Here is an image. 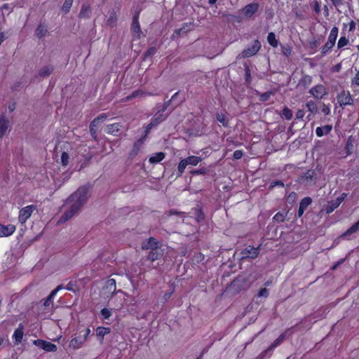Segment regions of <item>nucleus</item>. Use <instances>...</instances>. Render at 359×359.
Instances as JSON below:
<instances>
[{
	"label": "nucleus",
	"mask_w": 359,
	"mask_h": 359,
	"mask_svg": "<svg viewBox=\"0 0 359 359\" xmlns=\"http://www.w3.org/2000/svg\"><path fill=\"white\" fill-rule=\"evenodd\" d=\"M158 114V113L155 115V117L151 120L150 123L147 125L146 128V133H148L153 127L156 126L158 124L165 119L166 117L163 114Z\"/></svg>",
	"instance_id": "nucleus-18"
},
{
	"label": "nucleus",
	"mask_w": 359,
	"mask_h": 359,
	"mask_svg": "<svg viewBox=\"0 0 359 359\" xmlns=\"http://www.w3.org/2000/svg\"><path fill=\"white\" fill-rule=\"evenodd\" d=\"M188 165L187 163L185 162V159H182L179 165H178V168H177V170H178V175L177 176H181L182 174L184 172L186 167Z\"/></svg>",
	"instance_id": "nucleus-43"
},
{
	"label": "nucleus",
	"mask_w": 359,
	"mask_h": 359,
	"mask_svg": "<svg viewBox=\"0 0 359 359\" xmlns=\"http://www.w3.org/2000/svg\"><path fill=\"white\" fill-rule=\"evenodd\" d=\"M101 314L104 319H109L111 316V311L106 308H104L101 310Z\"/></svg>",
	"instance_id": "nucleus-57"
},
{
	"label": "nucleus",
	"mask_w": 359,
	"mask_h": 359,
	"mask_svg": "<svg viewBox=\"0 0 359 359\" xmlns=\"http://www.w3.org/2000/svg\"><path fill=\"white\" fill-rule=\"evenodd\" d=\"M116 292V280L113 278L107 280L102 289V295L104 298H111Z\"/></svg>",
	"instance_id": "nucleus-7"
},
{
	"label": "nucleus",
	"mask_w": 359,
	"mask_h": 359,
	"mask_svg": "<svg viewBox=\"0 0 359 359\" xmlns=\"http://www.w3.org/2000/svg\"><path fill=\"white\" fill-rule=\"evenodd\" d=\"M69 154L66 152H63L61 156L62 164L66 166L69 163Z\"/></svg>",
	"instance_id": "nucleus-56"
},
{
	"label": "nucleus",
	"mask_w": 359,
	"mask_h": 359,
	"mask_svg": "<svg viewBox=\"0 0 359 359\" xmlns=\"http://www.w3.org/2000/svg\"><path fill=\"white\" fill-rule=\"evenodd\" d=\"M165 158V154L163 152H158L154 156L150 157L149 162L151 163H157L161 161Z\"/></svg>",
	"instance_id": "nucleus-34"
},
{
	"label": "nucleus",
	"mask_w": 359,
	"mask_h": 359,
	"mask_svg": "<svg viewBox=\"0 0 359 359\" xmlns=\"http://www.w3.org/2000/svg\"><path fill=\"white\" fill-rule=\"evenodd\" d=\"M195 212H196V213H195L196 214V219L198 222H200L201 221H202L204 219V214L202 212L201 209H200V208H196Z\"/></svg>",
	"instance_id": "nucleus-49"
},
{
	"label": "nucleus",
	"mask_w": 359,
	"mask_h": 359,
	"mask_svg": "<svg viewBox=\"0 0 359 359\" xmlns=\"http://www.w3.org/2000/svg\"><path fill=\"white\" fill-rule=\"evenodd\" d=\"M259 7V5L258 3L249 4L243 8V15L246 18H250L258 11Z\"/></svg>",
	"instance_id": "nucleus-13"
},
{
	"label": "nucleus",
	"mask_w": 359,
	"mask_h": 359,
	"mask_svg": "<svg viewBox=\"0 0 359 359\" xmlns=\"http://www.w3.org/2000/svg\"><path fill=\"white\" fill-rule=\"evenodd\" d=\"M338 102L341 107L353 104V100L348 91L343 90L337 96Z\"/></svg>",
	"instance_id": "nucleus-12"
},
{
	"label": "nucleus",
	"mask_w": 359,
	"mask_h": 359,
	"mask_svg": "<svg viewBox=\"0 0 359 359\" xmlns=\"http://www.w3.org/2000/svg\"><path fill=\"white\" fill-rule=\"evenodd\" d=\"M36 209V206L34 205H27L20 210L19 213V221L22 224L25 223L28 218L30 217L33 211Z\"/></svg>",
	"instance_id": "nucleus-10"
},
{
	"label": "nucleus",
	"mask_w": 359,
	"mask_h": 359,
	"mask_svg": "<svg viewBox=\"0 0 359 359\" xmlns=\"http://www.w3.org/2000/svg\"><path fill=\"white\" fill-rule=\"evenodd\" d=\"M23 325L20 324L19 327L15 330L13 337L15 339V344H18L21 342L23 337Z\"/></svg>",
	"instance_id": "nucleus-25"
},
{
	"label": "nucleus",
	"mask_w": 359,
	"mask_h": 359,
	"mask_svg": "<svg viewBox=\"0 0 359 359\" xmlns=\"http://www.w3.org/2000/svg\"><path fill=\"white\" fill-rule=\"evenodd\" d=\"M192 175H205L208 172V169L205 168H202L197 170H192L190 171Z\"/></svg>",
	"instance_id": "nucleus-52"
},
{
	"label": "nucleus",
	"mask_w": 359,
	"mask_h": 359,
	"mask_svg": "<svg viewBox=\"0 0 359 359\" xmlns=\"http://www.w3.org/2000/svg\"><path fill=\"white\" fill-rule=\"evenodd\" d=\"M312 203V199L310 197H305L302 200H301L299 204L301 206H303L306 208L311 205Z\"/></svg>",
	"instance_id": "nucleus-50"
},
{
	"label": "nucleus",
	"mask_w": 359,
	"mask_h": 359,
	"mask_svg": "<svg viewBox=\"0 0 359 359\" xmlns=\"http://www.w3.org/2000/svg\"><path fill=\"white\" fill-rule=\"evenodd\" d=\"M54 71L53 65H46L41 67L39 71V76L43 78L49 76Z\"/></svg>",
	"instance_id": "nucleus-23"
},
{
	"label": "nucleus",
	"mask_w": 359,
	"mask_h": 359,
	"mask_svg": "<svg viewBox=\"0 0 359 359\" xmlns=\"http://www.w3.org/2000/svg\"><path fill=\"white\" fill-rule=\"evenodd\" d=\"M72 3L73 0H65L62 7V11H64L65 13H68L72 6Z\"/></svg>",
	"instance_id": "nucleus-44"
},
{
	"label": "nucleus",
	"mask_w": 359,
	"mask_h": 359,
	"mask_svg": "<svg viewBox=\"0 0 359 359\" xmlns=\"http://www.w3.org/2000/svg\"><path fill=\"white\" fill-rule=\"evenodd\" d=\"M140 13V10L136 11L135 15L133 18V22L131 25V32L133 34V37L136 39H140V37L143 35L142 31L141 30L140 25L139 23V15Z\"/></svg>",
	"instance_id": "nucleus-8"
},
{
	"label": "nucleus",
	"mask_w": 359,
	"mask_h": 359,
	"mask_svg": "<svg viewBox=\"0 0 359 359\" xmlns=\"http://www.w3.org/2000/svg\"><path fill=\"white\" fill-rule=\"evenodd\" d=\"M121 127L122 126L118 123L110 124L107 126V133L111 134L114 136H118V133L120 132Z\"/></svg>",
	"instance_id": "nucleus-21"
},
{
	"label": "nucleus",
	"mask_w": 359,
	"mask_h": 359,
	"mask_svg": "<svg viewBox=\"0 0 359 359\" xmlns=\"http://www.w3.org/2000/svg\"><path fill=\"white\" fill-rule=\"evenodd\" d=\"M217 121L221 123L224 127L228 126L229 121L226 119L224 114L217 113L216 114Z\"/></svg>",
	"instance_id": "nucleus-42"
},
{
	"label": "nucleus",
	"mask_w": 359,
	"mask_h": 359,
	"mask_svg": "<svg viewBox=\"0 0 359 359\" xmlns=\"http://www.w3.org/2000/svg\"><path fill=\"white\" fill-rule=\"evenodd\" d=\"M107 116L105 114H102L94 118L93 121H95V123L99 125L100 123L103 122L107 118Z\"/></svg>",
	"instance_id": "nucleus-55"
},
{
	"label": "nucleus",
	"mask_w": 359,
	"mask_h": 359,
	"mask_svg": "<svg viewBox=\"0 0 359 359\" xmlns=\"http://www.w3.org/2000/svg\"><path fill=\"white\" fill-rule=\"evenodd\" d=\"M259 297H267L269 296V290L266 288H262L258 293Z\"/></svg>",
	"instance_id": "nucleus-61"
},
{
	"label": "nucleus",
	"mask_w": 359,
	"mask_h": 359,
	"mask_svg": "<svg viewBox=\"0 0 359 359\" xmlns=\"http://www.w3.org/2000/svg\"><path fill=\"white\" fill-rule=\"evenodd\" d=\"M248 273L245 275L246 277L248 278V280L250 285H251L253 282H255L261 276L260 273H259L258 271H257V270L253 269L248 271Z\"/></svg>",
	"instance_id": "nucleus-26"
},
{
	"label": "nucleus",
	"mask_w": 359,
	"mask_h": 359,
	"mask_svg": "<svg viewBox=\"0 0 359 359\" xmlns=\"http://www.w3.org/2000/svg\"><path fill=\"white\" fill-rule=\"evenodd\" d=\"M142 249L147 251V255L142 259L154 262L163 258L166 248L154 237L145 239L142 243Z\"/></svg>",
	"instance_id": "nucleus-2"
},
{
	"label": "nucleus",
	"mask_w": 359,
	"mask_h": 359,
	"mask_svg": "<svg viewBox=\"0 0 359 359\" xmlns=\"http://www.w3.org/2000/svg\"><path fill=\"white\" fill-rule=\"evenodd\" d=\"M109 332H110V328H108V327H98L96 329V334L98 337H100L101 342L103 341L104 335Z\"/></svg>",
	"instance_id": "nucleus-31"
},
{
	"label": "nucleus",
	"mask_w": 359,
	"mask_h": 359,
	"mask_svg": "<svg viewBox=\"0 0 359 359\" xmlns=\"http://www.w3.org/2000/svg\"><path fill=\"white\" fill-rule=\"evenodd\" d=\"M320 44V40H313L310 42V47L311 49L316 48Z\"/></svg>",
	"instance_id": "nucleus-63"
},
{
	"label": "nucleus",
	"mask_w": 359,
	"mask_h": 359,
	"mask_svg": "<svg viewBox=\"0 0 359 359\" xmlns=\"http://www.w3.org/2000/svg\"><path fill=\"white\" fill-rule=\"evenodd\" d=\"M9 126V121L6 118L5 114L3 113L0 116V137H3L6 133Z\"/></svg>",
	"instance_id": "nucleus-19"
},
{
	"label": "nucleus",
	"mask_w": 359,
	"mask_h": 359,
	"mask_svg": "<svg viewBox=\"0 0 359 359\" xmlns=\"http://www.w3.org/2000/svg\"><path fill=\"white\" fill-rule=\"evenodd\" d=\"M271 95V92H265V93H264L260 95L259 100L262 102L267 101V100H269Z\"/></svg>",
	"instance_id": "nucleus-58"
},
{
	"label": "nucleus",
	"mask_w": 359,
	"mask_h": 359,
	"mask_svg": "<svg viewBox=\"0 0 359 359\" xmlns=\"http://www.w3.org/2000/svg\"><path fill=\"white\" fill-rule=\"evenodd\" d=\"M61 288H62V285H60L50 292V294L47 297V298L44 301L43 305L45 306H48L50 305L54 296Z\"/></svg>",
	"instance_id": "nucleus-29"
},
{
	"label": "nucleus",
	"mask_w": 359,
	"mask_h": 359,
	"mask_svg": "<svg viewBox=\"0 0 359 359\" xmlns=\"http://www.w3.org/2000/svg\"><path fill=\"white\" fill-rule=\"evenodd\" d=\"M91 15V8L88 4H83L80 13H79V18H90Z\"/></svg>",
	"instance_id": "nucleus-22"
},
{
	"label": "nucleus",
	"mask_w": 359,
	"mask_h": 359,
	"mask_svg": "<svg viewBox=\"0 0 359 359\" xmlns=\"http://www.w3.org/2000/svg\"><path fill=\"white\" fill-rule=\"evenodd\" d=\"M250 286L245 274L239 275L231 283L229 289L235 294L248 289Z\"/></svg>",
	"instance_id": "nucleus-5"
},
{
	"label": "nucleus",
	"mask_w": 359,
	"mask_h": 359,
	"mask_svg": "<svg viewBox=\"0 0 359 359\" xmlns=\"http://www.w3.org/2000/svg\"><path fill=\"white\" fill-rule=\"evenodd\" d=\"M340 205V200L335 199L331 201H329L327 204L325 206V210L327 214L333 212Z\"/></svg>",
	"instance_id": "nucleus-24"
},
{
	"label": "nucleus",
	"mask_w": 359,
	"mask_h": 359,
	"mask_svg": "<svg viewBox=\"0 0 359 359\" xmlns=\"http://www.w3.org/2000/svg\"><path fill=\"white\" fill-rule=\"evenodd\" d=\"M184 159L185 162H187L188 165H196L201 161V157L195 156H190Z\"/></svg>",
	"instance_id": "nucleus-35"
},
{
	"label": "nucleus",
	"mask_w": 359,
	"mask_h": 359,
	"mask_svg": "<svg viewBox=\"0 0 359 359\" xmlns=\"http://www.w3.org/2000/svg\"><path fill=\"white\" fill-rule=\"evenodd\" d=\"M355 139L353 136H349L345 147L346 156L351 155L353 151Z\"/></svg>",
	"instance_id": "nucleus-28"
},
{
	"label": "nucleus",
	"mask_w": 359,
	"mask_h": 359,
	"mask_svg": "<svg viewBox=\"0 0 359 359\" xmlns=\"http://www.w3.org/2000/svg\"><path fill=\"white\" fill-rule=\"evenodd\" d=\"M332 129V126L330 125H325L323 127H318L316 130V133L318 137H322L324 135H327L330 133Z\"/></svg>",
	"instance_id": "nucleus-27"
},
{
	"label": "nucleus",
	"mask_w": 359,
	"mask_h": 359,
	"mask_svg": "<svg viewBox=\"0 0 359 359\" xmlns=\"http://www.w3.org/2000/svg\"><path fill=\"white\" fill-rule=\"evenodd\" d=\"M34 344L48 352H55L57 351V346L55 344L45 340L36 339L34 341Z\"/></svg>",
	"instance_id": "nucleus-11"
},
{
	"label": "nucleus",
	"mask_w": 359,
	"mask_h": 359,
	"mask_svg": "<svg viewBox=\"0 0 359 359\" xmlns=\"http://www.w3.org/2000/svg\"><path fill=\"white\" fill-rule=\"evenodd\" d=\"M191 23H184L180 29H177L174 31L171 38L175 39V38H178L183 34H186L188 32L191 31Z\"/></svg>",
	"instance_id": "nucleus-16"
},
{
	"label": "nucleus",
	"mask_w": 359,
	"mask_h": 359,
	"mask_svg": "<svg viewBox=\"0 0 359 359\" xmlns=\"http://www.w3.org/2000/svg\"><path fill=\"white\" fill-rule=\"evenodd\" d=\"M276 186H279V187H284V183L282 181H280V180L274 181V182L271 183V184L269 187V189H272Z\"/></svg>",
	"instance_id": "nucleus-59"
},
{
	"label": "nucleus",
	"mask_w": 359,
	"mask_h": 359,
	"mask_svg": "<svg viewBox=\"0 0 359 359\" xmlns=\"http://www.w3.org/2000/svg\"><path fill=\"white\" fill-rule=\"evenodd\" d=\"M47 32V29L45 28V27L42 26L41 25H39L36 29V34L39 38L43 37Z\"/></svg>",
	"instance_id": "nucleus-37"
},
{
	"label": "nucleus",
	"mask_w": 359,
	"mask_h": 359,
	"mask_svg": "<svg viewBox=\"0 0 359 359\" xmlns=\"http://www.w3.org/2000/svg\"><path fill=\"white\" fill-rule=\"evenodd\" d=\"M282 115L287 119L290 120L292 117V111L288 107H284L282 111Z\"/></svg>",
	"instance_id": "nucleus-48"
},
{
	"label": "nucleus",
	"mask_w": 359,
	"mask_h": 359,
	"mask_svg": "<svg viewBox=\"0 0 359 359\" xmlns=\"http://www.w3.org/2000/svg\"><path fill=\"white\" fill-rule=\"evenodd\" d=\"M15 231V226L13 224L3 225L0 224V238L12 235Z\"/></svg>",
	"instance_id": "nucleus-15"
},
{
	"label": "nucleus",
	"mask_w": 359,
	"mask_h": 359,
	"mask_svg": "<svg viewBox=\"0 0 359 359\" xmlns=\"http://www.w3.org/2000/svg\"><path fill=\"white\" fill-rule=\"evenodd\" d=\"M178 95L179 92L175 93L169 100L165 102L164 104L162 105V108L158 110V113L161 111H165L168 109V107L170 106L172 104V102L176 100Z\"/></svg>",
	"instance_id": "nucleus-30"
},
{
	"label": "nucleus",
	"mask_w": 359,
	"mask_h": 359,
	"mask_svg": "<svg viewBox=\"0 0 359 359\" xmlns=\"http://www.w3.org/2000/svg\"><path fill=\"white\" fill-rule=\"evenodd\" d=\"M140 143L139 142H135L133 146V149L130 153V156L136 155L140 150Z\"/></svg>",
	"instance_id": "nucleus-60"
},
{
	"label": "nucleus",
	"mask_w": 359,
	"mask_h": 359,
	"mask_svg": "<svg viewBox=\"0 0 359 359\" xmlns=\"http://www.w3.org/2000/svg\"><path fill=\"white\" fill-rule=\"evenodd\" d=\"M348 43V40L345 36H341L337 43V47L338 48H341L344 46H346Z\"/></svg>",
	"instance_id": "nucleus-51"
},
{
	"label": "nucleus",
	"mask_w": 359,
	"mask_h": 359,
	"mask_svg": "<svg viewBox=\"0 0 359 359\" xmlns=\"http://www.w3.org/2000/svg\"><path fill=\"white\" fill-rule=\"evenodd\" d=\"M352 83L359 86V70L358 71L355 77L352 79Z\"/></svg>",
	"instance_id": "nucleus-64"
},
{
	"label": "nucleus",
	"mask_w": 359,
	"mask_h": 359,
	"mask_svg": "<svg viewBox=\"0 0 359 359\" xmlns=\"http://www.w3.org/2000/svg\"><path fill=\"white\" fill-rule=\"evenodd\" d=\"M117 22V13L114 8L109 11V17L107 20V25L111 27L116 26Z\"/></svg>",
	"instance_id": "nucleus-20"
},
{
	"label": "nucleus",
	"mask_w": 359,
	"mask_h": 359,
	"mask_svg": "<svg viewBox=\"0 0 359 359\" xmlns=\"http://www.w3.org/2000/svg\"><path fill=\"white\" fill-rule=\"evenodd\" d=\"M98 124L95 123V121H92L89 126L90 133L91 136L95 140H97V134L95 127H97Z\"/></svg>",
	"instance_id": "nucleus-38"
},
{
	"label": "nucleus",
	"mask_w": 359,
	"mask_h": 359,
	"mask_svg": "<svg viewBox=\"0 0 359 359\" xmlns=\"http://www.w3.org/2000/svg\"><path fill=\"white\" fill-rule=\"evenodd\" d=\"M337 35H338V28L337 27H332V29L330 31L327 41H329L330 43H332L334 45Z\"/></svg>",
	"instance_id": "nucleus-33"
},
{
	"label": "nucleus",
	"mask_w": 359,
	"mask_h": 359,
	"mask_svg": "<svg viewBox=\"0 0 359 359\" xmlns=\"http://www.w3.org/2000/svg\"><path fill=\"white\" fill-rule=\"evenodd\" d=\"M184 215V212H179L176 210H170L168 212H166L165 214H164V216H166V217H170L171 215Z\"/></svg>",
	"instance_id": "nucleus-53"
},
{
	"label": "nucleus",
	"mask_w": 359,
	"mask_h": 359,
	"mask_svg": "<svg viewBox=\"0 0 359 359\" xmlns=\"http://www.w3.org/2000/svg\"><path fill=\"white\" fill-rule=\"evenodd\" d=\"M312 82V77L309 75H304L302 78L300 79L299 82V86H302L304 88H308V86Z\"/></svg>",
	"instance_id": "nucleus-32"
},
{
	"label": "nucleus",
	"mask_w": 359,
	"mask_h": 359,
	"mask_svg": "<svg viewBox=\"0 0 359 359\" xmlns=\"http://www.w3.org/2000/svg\"><path fill=\"white\" fill-rule=\"evenodd\" d=\"M78 331V335L72 339L69 342V346L74 349L80 348L90 333V328H85L83 326L79 327Z\"/></svg>",
	"instance_id": "nucleus-4"
},
{
	"label": "nucleus",
	"mask_w": 359,
	"mask_h": 359,
	"mask_svg": "<svg viewBox=\"0 0 359 359\" xmlns=\"http://www.w3.org/2000/svg\"><path fill=\"white\" fill-rule=\"evenodd\" d=\"M269 43L273 47H277L278 41L276 39V35L273 32H270L267 36Z\"/></svg>",
	"instance_id": "nucleus-36"
},
{
	"label": "nucleus",
	"mask_w": 359,
	"mask_h": 359,
	"mask_svg": "<svg viewBox=\"0 0 359 359\" xmlns=\"http://www.w3.org/2000/svg\"><path fill=\"white\" fill-rule=\"evenodd\" d=\"M320 177V169H310L301 176L300 182L306 186H313L316 184Z\"/></svg>",
	"instance_id": "nucleus-3"
},
{
	"label": "nucleus",
	"mask_w": 359,
	"mask_h": 359,
	"mask_svg": "<svg viewBox=\"0 0 359 359\" xmlns=\"http://www.w3.org/2000/svg\"><path fill=\"white\" fill-rule=\"evenodd\" d=\"M359 231V220L353 224L348 229H347L344 233H342L339 238L345 239H351V236Z\"/></svg>",
	"instance_id": "nucleus-17"
},
{
	"label": "nucleus",
	"mask_w": 359,
	"mask_h": 359,
	"mask_svg": "<svg viewBox=\"0 0 359 359\" xmlns=\"http://www.w3.org/2000/svg\"><path fill=\"white\" fill-rule=\"evenodd\" d=\"M287 215V212L284 213L279 212L274 215L273 219L278 222H283L285 221Z\"/></svg>",
	"instance_id": "nucleus-39"
},
{
	"label": "nucleus",
	"mask_w": 359,
	"mask_h": 359,
	"mask_svg": "<svg viewBox=\"0 0 359 359\" xmlns=\"http://www.w3.org/2000/svg\"><path fill=\"white\" fill-rule=\"evenodd\" d=\"M306 107L308 108V110L312 113V114H316L317 111H318V107H317V105L316 104L311 100L309 102H308L306 103Z\"/></svg>",
	"instance_id": "nucleus-40"
},
{
	"label": "nucleus",
	"mask_w": 359,
	"mask_h": 359,
	"mask_svg": "<svg viewBox=\"0 0 359 359\" xmlns=\"http://www.w3.org/2000/svg\"><path fill=\"white\" fill-rule=\"evenodd\" d=\"M273 350V348H271V346H270L267 349H266L265 351H262L258 356V359H262L264 358L265 356H266L268 354H271V353L272 352V351Z\"/></svg>",
	"instance_id": "nucleus-54"
},
{
	"label": "nucleus",
	"mask_w": 359,
	"mask_h": 359,
	"mask_svg": "<svg viewBox=\"0 0 359 359\" xmlns=\"http://www.w3.org/2000/svg\"><path fill=\"white\" fill-rule=\"evenodd\" d=\"M245 83L247 84H250L251 82V74H250V69L249 66L247 63H245Z\"/></svg>",
	"instance_id": "nucleus-41"
},
{
	"label": "nucleus",
	"mask_w": 359,
	"mask_h": 359,
	"mask_svg": "<svg viewBox=\"0 0 359 359\" xmlns=\"http://www.w3.org/2000/svg\"><path fill=\"white\" fill-rule=\"evenodd\" d=\"M90 186L85 185L79 187L76 191L72 194L68 198L67 203H72L69 208L64 212L60 221H67L71 219L83 205L88 199Z\"/></svg>",
	"instance_id": "nucleus-1"
},
{
	"label": "nucleus",
	"mask_w": 359,
	"mask_h": 359,
	"mask_svg": "<svg viewBox=\"0 0 359 359\" xmlns=\"http://www.w3.org/2000/svg\"><path fill=\"white\" fill-rule=\"evenodd\" d=\"M282 53L285 56H288L291 54V49L290 48L287 46H283L282 47Z\"/></svg>",
	"instance_id": "nucleus-62"
},
{
	"label": "nucleus",
	"mask_w": 359,
	"mask_h": 359,
	"mask_svg": "<svg viewBox=\"0 0 359 359\" xmlns=\"http://www.w3.org/2000/svg\"><path fill=\"white\" fill-rule=\"evenodd\" d=\"M285 339V334H281L274 341L273 343L271 345V348H276V346H278V345H280L283 341V340Z\"/></svg>",
	"instance_id": "nucleus-45"
},
{
	"label": "nucleus",
	"mask_w": 359,
	"mask_h": 359,
	"mask_svg": "<svg viewBox=\"0 0 359 359\" xmlns=\"http://www.w3.org/2000/svg\"><path fill=\"white\" fill-rule=\"evenodd\" d=\"M310 93L317 99H321L327 93L326 89L323 85H317L310 90Z\"/></svg>",
	"instance_id": "nucleus-14"
},
{
	"label": "nucleus",
	"mask_w": 359,
	"mask_h": 359,
	"mask_svg": "<svg viewBox=\"0 0 359 359\" xmlns=\"http://www.w3.org/2000/svg\"><path fill=\"white\" fill-rule=\"evenodd\" d=\"M261 48V43L259 40H255L253 41V43L245 48L241 54L238 55V58H245V57H250L251 56L255 55Z\"/></svg>",
	"instance_id": "nucleus-6"
},
{
	"label": "nucleus",
	"mask_w": 359,
	"mask_h": 359,
	"mask_svg": "<svg viewBox=\"0 0 359 359\" xmlns=\"http://www.w3.org/2000/svg\"><path fill=\"white\" fill-rule=\"evenodd\" d=\"M259 246L255 248L252 245H248L243 250L241 251V259H255L259 254Z\"/></svg>",
	"instance_id": "nucleus-9"
},
{
	"label": "nucleus",
	"mask_w": 359,
	"mask_h": 359,
	"mask_svg": "<svg viewBox=\"0 0 359 359\" xmlns=\"http://www.w3.org/2000/svg\"><path fill=\"white\" fill-rule=\"evenodd\" d=\"M334 45L332 43H330L329 41L323 46L321 51V57L324 56L330 50H331Z\"/></svg>",
	"instance_id": "nucleus-47"
},
{
	"label": "nucleus",
	"mask_w": 359,
	"mask_h": 359,
	"mask_svg": "<svg viewBox=\"0 0 359 359\" xmlns=\"http://www.w3.org/2000/svg\"><path fill=\"white\" fill-rule=\"evenodd\" d=\"M157 51L156 47H150L144 54L143 59L146 60L147 57L153 56Z\"/></svg>",
	"instance_id": "nucleus-46"
}]
</instances>
